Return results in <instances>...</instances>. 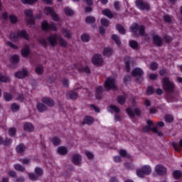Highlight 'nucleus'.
<instances>
[{"label": "nucleus", "instance_id": "17", "mask_svg": "<svg viewBox=\"0 0 182 182\" xmlns=\"http://www.w3.org/2000/svg\"><path fill=\"white\" fill-rule=\"evenodd\" d=\"M67 97L68 99H71L72 100H76L77 97H79V95L76 91H68L66 94Z\"/></svg>", "mask_w": 182, "mask_h": 182}, {"label": "nucleus", "instance_id": "44", "mask_svg": "<svg viewBox=\"0 0 182 182\" xmlns=\"http://www.w3.org/2000/svg\"><path fill=\"white\" fill-rule=\"evenodd\" d=\"M64 11H65V15H68V16H72V15H73V14H74L73 10H72L69 7H66L64 9Z\"/></svg>", "mask_w": 182, "mask_h": 182}, {"label": "nucleus", "instance_id": "43", "mask_svg": "<svg viewBox=\"0 0 182 182\" xmlns=\"http://www.w3.org/2000/svg\"><path fill=\"white\" fill-rule=\"evenodd\" d=\"M4 97L6 102H11V100H12V95H11L8 92L4 93Z\"/></svg>", "mask_w": 182, "mask_h": 182}, {"label": "nucleus", "instance_id": "11", "mask_svg": "<svg viewBox=\"0 0 182 182\" xmlns=\"http://www.w3.org/2000/svg\"><path fill=\"white\" fill-rule=\"evenodd\" d=\"M42 29L43 31H49V29H51L52 31H56V25L55 23H48V21H44L42 23Z\"/></svg>", "mask_w": 182, "mask_h": 182}, {"label": "nucleus", "instance_id": "45", "mask_svg": "<svg viewBox=\"0 0 182 182\" xmlns=\"http://www.w3.org/2000/svg\"><path fill=\"white\" fill-rule=\"evenodd\" d=\"M112 39L116 42L117 45H121L122 42L120 41V38H119V36L114 34L112 36Z\"/></svg>", "mask_w": 182, "mask_h": 182}, {"label": "nucleus", "instance_id": "13", "mask_svg": "<svg viewBox=\"0 0 182 182\" xmlns=\"http://www.w3.org/2000/svg\"><path fill=\"white\" fill-rule=\"evenodd\" d=\"M92 63L96 66H100L103 63L102 55L95 54L92 58Z\"/></svg>", "mask_w": 182, "mask_h": 182}, {"label": "nucleus", "instance_id": "53", "mask_svg": "<svg viewBox=\"0 0 182 182\" xmlns=\"http://www.w3.org/2000/svg\"><path fill=\"white\" fill-rule=\"evenodd\" d=\"M9 19L11 23H16V22H18V18H16L14 15L10 16Z\"/></svg>", "mask_w": 182, "mask_h": 182}, {"label": "nucleus", "instance_id": "62", "mask_svg": "<svg viewBox=\"0 0 182 182\" xmlns=\"http://www.w3.org/2000/svg\"><path fill=\"white\" fill-rule=\"evenodd\" d=\"M6 45H8V46H10V48H12L13 49H18V46H15L14 43H12L10 41H8L6 43Z\"/></svg>", "mask_w": 182, "mask_h": 182}, {"label": "nucleus", "instance_id": "54", "mask_svg": "<svg viewBox=\"0 0 182 182\" xmlns=\"http://www.w3.org/2000/svg\"><path fill=\"white\" fill-rule=\"evenodd\" d=\"M101 23L103 25V26H107L109 25V19L105 18H102Z\"/></svg>", "mask_w": 182, "mask_h": 182}, {"label": "nucleus", "instance_id": "48", "mask_svg": "<svg viewBox=\"0 0 182 182\" xmlns=\"http://www.w3.org/2000/svg\"><path fill=\"white\" fill-rule=\"evenodd\" d=\"M95 21V17L90 16L85 18V22H87V23H94Z\"/></svg>", "mask_w": 182, "mask_h": 182}, {"label": "nucleus", "instance_id": "18", "mask_svg": "<svg viewBox=\"0 0 182 182\" xmlns=\"http://www.w3.org/2000/svg\"><path fill=\"white\" fill-rule=\"evenodd\" d=\"M37 109L38 112H40L41 113H43V112H46V110H48V105H46L43 102H38L37 104Z\"/></svg>", "mask_w": 182, "mask_h": 182}, {"label": "nucleus", "instance_id": "15", "mask_svg": "<svg viewBox=\"0 0 182 182\" xmlns=\"http://www.w3.org/2000/svg\"><path fill=\"white\" fill-rule=\"evenodd\" d=\"M43 103H44L47 107L48 106L49 107H53L55 106V101L52 100L51 98H49L48 97H45L42 99Z\"/></svg>", "mask_w": 182, "mask_h": 182}, {"label": "nucleus", "instance_id": "5", "mask_svg": "<svg viewBox=\"0 0 182 182\" xmlns=\"http://www.w3.org/2000/svg\"><path fill=\"white\" fill-rule=\"evenodd\" d=\"M151 173V167L149 165H145L141 168L136 170V175L138 177L143 178L144 176H149Z\"/></svg>", "mask_w": 182, "mask_h": 182}, {"label": "nucleus", "instance_id": "27", "mask_svg": "<svg viewBox=\"0 0 182 182\" xmlns=\"http://www.w3.org/2000/svg\"><path fill=\"white\" fill-rule=\"evenodd\" d=\"M21 55L23 58H28L29 55V47L26 46L24 48L21 50Z\"/></svg>", "mask_w": 182, "mask_h": 182}, {"label": "nucleus", "instance_id": "4", "mask_svg": "<svg viewBox=\"0 0 182 182\" xmlns=\"http://www.w3.org/2000/svg\"><path fill=\"white\" fill-rule=\"evenodd\" d=\"M21 38L28 40L29 39V35L25 30L18 31L16 33H11L10 34V39L14 42H17Z\"/></svg>", "mask_w": 182, "mask_h": 182}, {"label": "nucleus", "instance_id": "23", "mask_svg": "<svg viewBox=\"0 0 182 182\" xmlns=\"http://www.w3.org/2000/svg\"><path fill=\"white\" fill-rule=\"evenodd\" d=\"M95 119L92 117H85L83 121V124H87L90 126V124H93Z\"/></svg>", "mask_w": 182, "mask_h": 182}, {"label": "nucleus", "instance_id": "24", "mask_svg": "<svg viewBox=\"0 0 182 182\" xmlns=\"http://www.w3.org/2000/svg\"><path fill=\"white\" fill-rule=\"evenodd\" d=\"M102 14H103V15L107 16V18H109V19H112V18H113V16H114L113 13H112V11L109 10V9H106L103 10Z\"/></svg>", "mask_w": 182, "mask_h": 182}, {"label": "nucleus", "instance_id": "28", "mask_svg": "<svg viewBox=\"0 0 182 182\" xmlns=\"http://www.w3.org/2000/svg\"><path fill=\"white\" fill-rule=\"evenodd\" d=\"M103 55L104 56H111V55H113V49L112 48H105L103 50Z\"/></svg>", "mask_w": 182, "mask_h": 182}, {"label": "nucleus", "instance_id": "21", "mask_svg": "<svg viewBox=\"0 0 182 182\" xmlns=\"http://www.w3.org/2000/svg\"><path fill=\"white\" fill-rule=\"evenodd\" d=\"M108 112H110V113H115V114H117L118 113H120V108L116 105H110L108 108Z\"/></svg>", "mask_w": 182, "mask_h": 182}, {"label": "nucleus", "instance_id": "29", "mask_svg": "<svg viewBox=\"0 0 182 182\" xmlns=\"http://www.w3.org/2000/svg\"><path fill=\"white\" fill-rule=\"evenodd\" d=\"M25 150H26V146L23 144H20L16 146V151L18 154L23 153Z\"/></svg>", "mask_w": 182, "mask_h": 182}, {"label": "nucleus", "instance_id": "40", "mask_svg": "<svg viewBox=\"0 0 182 182\" xmlns=\"http://www.w3.org/2000/svg\"><path fill=\"white\" fill-rule=\"evenodd\" d=\"M117 29L121 33L122 35H124L126 33V30H124V28H123V26L120 24L117 25Z\"/></svg>", "mask_w": 182, "mask_h": 182}, {"label": "nucleus", "instance_id": "10", "mask_svg": "<svg viewBox=\"0 0 182 182\" xmlns=\"http://www.w3.org/2000/svg\"><path fill=\"white\" fill-rule=\"evenodd\" d=\"M155 172L159 174V176H165L167 174V168L161 164H158L155 166Z\"/></svg>", "mask_w": 182, "mask_h": 182}, {"label": "nucleus", "instance_id": "6", "mask_svg": "<svg viewBox=\"0 0 182 182\" xmlns=\"http://www.w3.org/2000/svg\"><path fill=\"white\" fill-rule=\"evenodd\" d=\"M105 87L106 90H110L112 89L113 90H116L117 88L116 87V80L113 77H109L105 82Z\"/></svg>", "mask_w": 182, "mask_h": 182}, {"label": "nucleus", "instance_id": "60", "mask_svg": "<svg viewBox=\"0 0 182 182\" xmlns=\"http://www.w3.org/2000/svg\"><path fill=\"white\" fill-rule=\"evenodd\" d=\"M114 120L115 122H121L122 121V117H120V115H119V113L114 114Z\"/></svg>", "mask_w": 182, "mask_h": 182}, {"label": "nucleus", "instance_id": "20", "mask_svg": "<svg viewBox=\"0 0 182 182\" xmlns=\"http://www.w3.org/2000/svg\"><path fill=\"white\" fill-rule=\"evenodd\" d=\"M154 43L156 45V46H161L163 45V38H160V36L155 35L153 37Z\"/></svg>", "mask_w": 182, "mask_h": 182}, {"label": "nucleus", "instance_id": "59", "mask_svg": "<svg viewBox=\"0 0 182 182\" xmlns=\"http://www.w3.org/2000/svg\"><path fill=\"white\" fill-rule=\"evenodd\" d=\"M154 92V90L153 89V87H148L146 90L147 95H153Z\"/></svg>", "mask_w": 182, "mask_h": 182}, {"label": "nucleus", "instance_id": "19", "mask_svg": "<svg viewBox=\"0 0 182 182\" xmlns=\"http://www.w3.org/2000/svg\"><path fill=\"white\" fill-rule=\"evenodd\" d=\"M23 129L25 132H29L31 133L35 130V127H33V124H32L31 122H26L23 125Z\"/></svg>", "mask_w": 182, "mask_h": 182}, {"label": "nucleus", "instance_id": "2", "mask_svg": "<svg viewBox=\"0 0 182 182\" xmlns=\"http://www.w3.org/2000/svg\"><path fill=\"white\" fill-rule=\"evenodd\" d=\"M48 43L51 46H56L58 45V42H59L60 46L62 48H67L68 42L62 38V36L58 34H52L48 38Z\"/></svg>", "mask_w": 182, "mask_h": 182}, {"label": "nucleus", "instance_id": "16", "mask_svg": "<svg viewBox=\"0 0 182 182\" xmlns=\"http://www.w3.org/2000/svg\"><path fill=\"white\" fill-rule=\"evenodd\" d=\"M72 161L75 166H79L82 163V156L79 154H75L73 156Z\"/></svg>", "mask_w": 182, "mask_h": 182}, {"label": "nucleus", "instance_id": "32", "mask_svg": "<svg viewBox=\"0 0 182 182\" xmlns=\"http://www.w3.org/2000/svg\"><path fill=\"white\" fill-rule=\"evenodd\" d=\"M11 63L13 65H16L18 62H19V56L18 55H12L10 58Z\"/></svg>", "mask_w": 182, "mask_h": 182}, {"label": "nucleus", "instance_id": "64", "mask_svg": "<svg viewBox=\"0 0 182 182\" xmlns=\"http://www.w3.org/2000/svg\"><path fill=\"white\" fill-rule=\"evenodd\" d=\"M144 30H145L144 26H141L139 27V35H144Z\"/></svg>", "mask_w": 182, "mask_h": 182}, {"label": "nucleus", "instance_id": "22", "mask_svg": "<svg viewBox=\"0 0 182 182\" xmlns=\"http://www.w3.org/2000/svg\"><path fill=\"white\" fill-rule=\"evenodd\" d=\"M144 73L143 70L139 68L134 69L132 71L133 76H143Z\"/></svg>", "mask_w": 182, "mask_h": 182}, {"label": "nucleus", "instance_id": "39", "mask_svg": "<svg viewBox=\"0 0 182 182\" xmlns=\"http://www.w3.org/2000/svg\"><path fill=\"white\" fill-rule=\"evenodd\" d=\"M139 24L136 23H134L130 26V29L134 33H137V31H139Z\"/></svg>", "mask_w": 182, "mask_h": 182}, {"label": "nucleus", "instance_id": "47", "mask_svg": "<svg viewBox=\"0 0 182 182\" xmlns=\"http://www.w3.org/2000/svg\"><path fill=\"white\" fill-rule=\"evenodd\" d=\"M129 46L132 48V49H137L139 43H137L136 41H129Z\"/></svg>", "mask_w": 182, "mask_h": 182}, {"label": "nucleus", "instance_id": "9", "mask_svg": "<svg viewBox=\"0 0 182 182\" xmlns=\"http://www.w3.org/2000/svg\"><path fill=\"white\" fill-rule=\"evenodd\" d=\"M135 3L137 8L141 9V11H149V9H150V6H149L147 3L143 1V0H136Z\"/></svg>", "mask_w": 182, "mask_h": 182}, {"label": "nucleus", "instance_id": "52", "mask_svg": "<svg viewBox=\"0 0 182 182\" xmlns=\"http://www.w3.org/2000/svg\"><path fill=\"white\" fill-rule=\"evenodd\" d=\"M38 0H21V1L23 2V4H35V2H36Z\"/></svg>", "mask_w": 182, "mask_h": 182}, {"label": "nucleus", "instance_id": "34", "mask_svg": "<svg viewBox=\"0 0 182 182\" xmlns=\"http://www.w3.org/2000/svg\"><path fill=\"white\" fill-rule=\"evenodd\" d=\"M36 73L37 75H42L43 73V66L42 65H38L36 67Z\"/></svg>", "mask_w": 182, "mask_h": 182}, {"label": "nucleus", "instance_id": "50", "mask_svg": "<svg viewBox=\"0 0 182 182\" xmlns=\"http://www.w3.org/2000/svg\"><path fill=\"white\" fill-rule=\"evenodd\" d=\"M165 120H166V122H167L168 123H171V122H173V120H174V118L173 117L172 115L168 114V115H166V116L165 117Z\"/></svg>", "mask_w": 182, "mask_h": 182}, {"label": "nucleus", "instance_id": "55", "mask_svg": "<svg viewBox=\"0 0 182 182\" xmlns=\"http://www.w3.org/2000/svg\"><path fill=\"white\" fill-rule=\"evenodd\" d=\"M171 19H172L171 16L165 15V16H164V20L165 21V22L170 23V22H171Z\"/></svg>", "mask_w": 182, "mask_h": 182}, {"label": "nucleus", "instance_id": "14", "mask_svg": "<svg viewBox=\"0 0 182 182\" xmlns=\"http://www.w3.org/2000/svg\"><path fill=\"white\" fill-rule=\"evenodd\" d=\"M127 113L131 117H134V116H140V109H139V108H135L134 109L132 108H128L127 109Z\"/></svg>", "mask_w": 182, "mask_h": 182}, {"label": "nucleus", "instance_id": "46", "mask_svg": "<svg viewBox=\"0 0 182 182\" xmlns=\"http://www.w3.org/2000/svg\"><path fill=\"white\" fill-rule=\"evenodd\" d=\"M20 163H22L24 165L29 166V164L31 163V159L26 158V159H19Z\"/></svg>", "mask_w": 182, "mask_h": 182}, {"label": "nucleus", "instance_id": "41", "mask_svg": "<svg viewBox=\"0 0 182 182\" xmlns=\"http://www.w3.org/2000/svg\"><path fill=\"white\" fill-rule=\"evenodd\" d=\"M173 176L175 178H181L182 173L179 170H176L173 171Z\"/></svg>", "mask_w": 182, "mask_h": 182}, {"label": "nucleus", "instance_id": "8", "mask_svg": "<svg viewBox=\"0 0 182 182\" xmlns=\"http://www.w3.org/2000/svg\"><path fill=\"white\" fill-rule=\"evenodd\" d=\"M28 73V68H23L21 70L16 72L14 76L17 79H25Z\"/></svg>", "mask_w": 182, "mask_h": 182}, {"label": "nucleus", "instance_id": "3", "mask_svg": "<svg viewBox=\"0 0 182 182\" xmlns=\"http://www.w3.org/2000/svg\"><path fill=\"white\" fill-rule=\"evenodd\" d=\"M146 126L144 127L143 132L144 133H147V132H153V133H155V134H157L159 137H162L163 133L157 129V127H154V124L153 123V121L148 120L147 121Z\"/></svg>", "mask_w": 182, "mask_h": 182}, {"label": "nucleus", "instance_id": "61", "mask_svg": "<svg viewBox=\"0 0 182 182\" xmlns=\"http://www.w3.org/2000/svg\"><path fill=\"white\" fill-rule=\"evenodd\" d=\"M63 85L64 87H68V86H69V80H68V78H64Z\"/></svg>", "mask_w": 182, "mask_h": 182}, {"label": "nucleus", "instance_id": "36", "mask_svg": "<svg viewBox=\"0 0 182 182\" xmlns=\"http://www.w3.org/2000/svg\"><path fill=\"white\" fill-rule=\"evenodd\" d=\"M14 168L16 170H17V171H21L23 172L25 171V166L19 164H16L14 165Z\"/></svg>", "mask_w": 182, "mask_h": 182}, {"label": "nucleus", "instance_id": "7", "mask_svg": "<svg viewBox=\"0 0 182 182\" xmlns=\"http://www.w3.org/2000/svg\"><path fill=\"white\" fill-rule=\"evenodd\" d=\"M44 13L46 14V15H50L53 21H59V16H58V14H56V13L52 7H46L44 9Z\"/></svg>", "mask_w": 182, "mask_h": 182}, {"label": "nucleus", "instance_id": "31", "mask_svg": "<svg viewBox=\"0 0 182 182\" xmlns=\"http://www.w3.org/2000/svg\"><path fill=\"white\" fill-rule=\"evenodd\" d=\"M118 103H119V105H124V102H126V99H127V95H124L123 96L119 95L118 96Z\"/></svg>", "mask_w": 182, "mask_h": 182}, {"label": "nucleus", "instance_id": "35", "mask_svg": "<svg viewBox=\"0 0 182 182\" xmlns=\"http://www.w3.org/2000/svg\"><path fill=\"white\" fill-rule=\"evenodd\" d=\"M0 82L4 83L11 82V77H8V75H0Z\"/></svg>", "mask_w": 182, "mask_h": 182}, {"label": "nucleus", "instance_id": "63", "mask_svg": "<svg viewBox=\"0 0 182 182\" xmlns=\"http://www.w3.org/2000/svg\"><path fill=\"white\" fill-rule=\"evenodd\" d=\"M11 109L12 110H19V105L16 104V103H14L11 105Z\"/></svg>", "mask_w": 182, "mask_h": 182}, {"label": "nucleus", "instance_id": "56", "mask_svg": "<svg viewBox=\"0 0 182 182\" xmlns=\"http://www.w3.org/2000/svg\"><path fill=\"white\" fill-rule=\"evenodd\" d=\"M172 146L174 150H176V151H180L181 150V148H180V146L178 145V144L172 143Z\"/></svg>", "mask_w": 182, "mask_h": 182}, {"label": "nucleus", "instance_id": "37", "mask_svg": "<svg viewBox=\"0 0 182 182\" xmlns=\"http://www.w3.org/2000/svg\"><path fill=\"white\" fill-rule=\"evenodd\" d=\"M81 41H82V42H89V41H90V36H89L87 33H84L81 36Z\"/></svg>", "mask_w": 182, "mask_h": 182}, {"label": "nucleus", "instance_id": "26", "mask_svg": "<svg viewBox=\"0 0 182 182\" xmlns=\"http://www.w3.org/2000/svg\"><path fill=\"white\" fill-rule=\"evenodd\" d=\"M58 153L61 156H65V154H68V148L65 146H60L58 148Z\"/></svg>", "mask_w": 182, "mask_h": 182}, {"label": "nucleus", "instance_id": "57", "mask_svg": "<svg viewBox=\"0 0 182 182\" xmlns=\"http://www.w3.org/2000/svg\"><path fill=\"white\" fill-rule=\"evenodd\" d=\"M39 42L42 46H48V41L45 40V38H40Z\"/></svg>", "mask_w": 182, "mask_h": 182}, {"label": "nucleus", "instance_id": "58", "mask_svg": "<svg viewBox=\"0 0 182 182\" xmlns=\"http://www.w3.org/2000/svg\"><path fill=\"white\" fill-rule=\"evenodd\" d=\"M157 68H159V64H157V63H152L151 64V70H156Z\"/></svg>", "mask_w": 182, "mask_h": 182}, {"label": "nucleus", "instance_id": "49", "mask_svg": "<svg viewBox=\"0 0 182 182\" xmlns=\"http://www.w3.org/2000/svg\"><path fill=\"white\" fill-rule=\"evenodd\" d=\"M16 133V128L12 127L9 129V136H14Z\"/></svg>", "mask_w": 182, "mask_h": 182}, {"label": "nucleus", "instance_id": "38", "mask_svg": "<svg viewBox=\"0 0 182 182\" xmlns=\"http://www.w3.org/2000/svg\"><path fill=\"white\" fill-rule=\"evenodd\" d=\"M24 14L28 18H32L33 16V11L31 9H26Z\"/></svg>", "mask_w": 182, "mask_h": 182}, {"label": "nucleus", "instance_id": "25", "mask_svg": "<svg viewBox=\"0 0 182 182\" xmlns=\"http://www.w3.org/2000/svg\"><path fill=\"white\" fill-rule=\"evenodd\" d=\"M102 93H103V87L102 86H98L96 88V97L97 99H102Z\"/></svg>", "mask_w": 182, "mask_h": 182}, {"label": "nucleus", "instance_id": "51", "mask_svg": "<svg viewBox=\"0 0 182 182\" xmlns=\"http://www.w3.org/2000/svg\"><path fill=\"white\" fill-rule=\"evenodd\" d=\"M12 144V139H11L10 138H7L3 141V144L4 146H9V144Z\"/></svg>", "mask_w": 182, "mask_h": 182}, {"label": "nucleus", "instance_id": "30", "mask_svg": "<svg viewBox=\"0 0 182 182\" xmlns=\"http://www.w3.org/2000/svg\"><path fill=\"white\" fill-rule=\"evenodd\" d=\"M61 32L65 38H68V39H70L72 36V34L70 33V31L68 30L67 28H63Z\"/></svg>", "mask_w": 182, "mask_h": 182}, {"label": "nucleus", "instance_id": "1", "mask_svg": "<svg viewBox=\"0 0 182 182\" xmlns=\"http://www.w3.org/2000/svg\"><path fill=\"white\" fill-rule=\"evenodd\" d=\"M162 85L164 92L167 93L166 99L168 102H170V93H173V92H174L176 85H174V82L170 80V78L167 77H164L162 80Z\"/></svg>", "mask_w": 182, "mask_h": 182}, {"label": "nucleus", "instance_id": "42", "mask_svg": "<svg viewBox=\"0 0 182 182\" xmlns=\"http://www.w3.org/2000/svg\"><path fill=\"white\" fill-rule=\"evenodd\" d=\"M53 144H54V146H59V144H60V139L54 136L52 140H51Z\"/></svg>", "mask_w": 182, "mask_h": 182}, {"label": "nucleus", "instance_id": "33", "mask_svg": "<svg viewBox=\"0 0 182 182\" xmlns=\"http://www.w3.org/2000/svg\"><path fill=\"white\" fill-rule=\"evenodd\" d=\"M79 72H84L85 73H90V69L88 67L80 66L77 67Z\"/></svg>", "mask_w": 182, "mask_h": 182}, {"label": "nucleus", "instance_id": "12", "mask_svg": "<svg viewBox=\"0 0 182 182\" xmlns=\"http://www.w3.org/2000/svg\"><path fill=\"white\" fill-rule=\"evenodd\" d=\"M35 173L36 175H35L34 173H28V176L31 178V180H33V181L38 180V177L43 174V171H42L41 168H36Z\"/></svg>", "mask_w": 182, "mask_h": 182}]
</instances>
